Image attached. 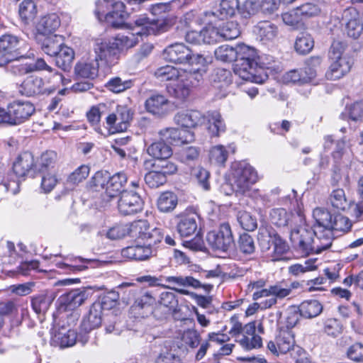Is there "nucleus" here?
<instances>
[{"label":"nucleus","instance_id":"f257e3e1","mask_svg":"<svg viewBox=\"0 0 363 363\" xmlns=\"http://www.w3.org/2000/svg\"><path fill=\"white\" fill-rule=\"evenodd\" d=\"M133 24L139 29L135 33L128 35L118 34L113 38L97 40L94 45L96 59L113 63L122 52L138 44L136 35H158L167 31L169 27L164 21H150L145 16L137 17Z\"/></svg>","mask_w":363,"mask_h":363},{"label":"nucleus","instance_id":"f03ea898","mask_svg":"<svg viewBox=\"0 0 363 363\" xmlns=\"http://www.w3.org/2000/svg\"><path fill=\"white\" fill-rule=\"evenodd\" d=\"M290 240L302 253L318 254L330 247L333 233L321 227H315L313 230L300 228L291 231Z\"/></svg>","mask_w":363,"mask_h":363},{"label":"nucleus","instance_id":"7ed1b4c3","mask_svg":"<svg viewBox=\"0 0 363 363\" xmlns=\"http://www.w3.org/2000/svg\"><path fill=\"white\" fill-rule=\"evenodd\" d=\"M257 66L256 50L245 44L238 45L237 55L234 65L235 73L245 81L262 84L267 79L268 77L267 74L257 75Z\"/></svg>","mask_w":363,"mask_h":363},{"label":"nucleus","instance_id":"20e7f679","mask_svg":"<svg viewBox=\"0 0 363 363\" xmlns=\"http://www.w3.org/2000/svg\"><path fill=\"white\" fill-rule=\"evenodd\" d=\"M229 181L233 189L225 191V195H245L250 191L252 186L258 181L255 169L245 161L235 162L231 165Z\"/></svg>","mask_w":363,"mask_h":363},{"label":"nucleus","instance_id":"39448f33","mask_svg":"<svg viewBox=\"0 0 363 363\" xmlns=\"http://www.w3.org/2000/svg\"><path fill=\"white\" fill-rule=\"evenodd\" d=\"M95 14L99 19L104 17L106 22L111 26L120 28L125 24L128 16L123 2L117 0H99L96 3Z\"/></svg>","mask_w":363,"mask_h":363},{"label":"nucleus","instance_id":"423d86ee","mask_svg":"<svg viewBox=\"0 0 363 363\" xmlns=\"http://www.w3.org/2000/svg\"><path fill=\"white\" fill-rule=\"evenodd\" d=\"M35 111L32 103L15 101L8 105L6 110L0 107V120L4 123L18 125L28 120Z\"/></svg>","mask_w":363,"mask_h":363},{"label":"nucleus","instance_id":"0eeeda50","mask_svg":"<svg viewBox=\"0 0 363 363\" xmlns=\"http://www.w3.org/2000/svg\"><path fill=\"white\" fill-rule=\"evenodd\" d=\"M92 295L90 289L79 288L62 294L56 301L58 313L72 311L82 305Z\"/></svg>","mask_w":363,"mask_h":363},{"label":"nucleus","instance_id":"6e6552de","mask_svg":"<svg viewBox=\"0 0 363 363\" xmlns=\"http://www.w3.org/2000/svg\"><path fill=\"white\" fill-rule=\"evenodd\" d=\"M206 241L213 250L227 252L234 245L230 224L223 223L218 229L208 232L206 235Z\"/></svg>","mask_w":363,"mask_h":363},{"label":"nucleus","instance_id":"1a4fd4ad","mask_svg":"<svg viewBox=\"0 0 363 363\" xmlns=\"http://www.w3.org/2000/svg\"><path fill=\"white\" fill-rule=\"evenodd\" d=\"M297 349V352H303L299 347H296L294 335L290 330H285L284 326H280L277 335L274 340L267 343L268 350L274 355L286 354L291 350ZM305 354V353L303 352Z\"/></svg>","mask_w":363,"mask_h":363},{"label":"nucleus","instance_id":"9d476101","mask_svg":"<svg viewBox=\"0 0 363 363\" xmlns=\"http://www.w3.org/2000/svg\"><path fill=\"white\" fill-rule=\"evenodd\" d=\"M133 113L126 106H118L114 112L106 118L107 128L111 133L123 132L127 130L133 119Z\"/></svg>","mask_w":363,"mask_h":363},{"label":"nucleus","instance_id":"9b49d317","mask_svg":"<svg viewBox=\"0 0 363 363\" xmlns=\"http://www.w3.org/2000/svg\"><path fill=\"white\" fill-rule=\"evenodd\" d=\"M89 340L87 334L77 335L74 330L60 329L52 335L50 344L61 349L74 346L78 341L84 345Z\"/></svg>","mask_w":363,"mask_h":363},{"label":"nucleus","instance_id":"f8f14e48","mask_svg":"<svg viewBox=\"0 0 363 363\" xmlns=\"http://www.w3.org/2000/svg\"><path fill=\"white\" fill-rule=\"evenodd\" d=\"M165 281L169 284L183 287L182 289L172 288V289L182 295L189 294V291L185 289V288H192L194 289L203 288L207 292H209L213 289V285L203 284L201 279L193 276H170L165 277Z\"/></svg>","mask_w":363,"mask_h":363},{"label":"nucleus","instance_id":"ddd939ff","mask_svg":"<svg viewBox=\"0 0 363 363\" xmlns=\"http://www.w3.org/2000/svg\"><path fill=\"white\" fill-rule=\"evenodd\" d=\"M143 200L138 193L133 191L122 192L118 203L119 212L125 216L140 211L143 208Z\"/></svg>","mask_w":363,"mask_h":363},{"label":"nucleus","instance_id":"4468645a","mask_svg":"<svg viewBox=\"0 0 363 363\" xmlns=\"http://www.w3.org/2000/svg\"><path fill=\"white\" fill-rule=\"evenodd\" d=\"M23 41L12 34H4L0 36V52L6 53L13 60L23 58L21 52Z\"/></svg>","mask_w":363,"mask_h":363},{"label":"nucleus","instance_id":"2eb2a0df","mask_svg":"<svg viewBox=\"0 0 363 363\" xmlns=\"http://www.w3.org/2000/svg\"><path fill=\"white\" fill-rule=\"evenodd\" d=\"M128 236L133 239H142L146 240L148 238L157 237V240L162 238L159 229L154 228L150 230V225L145 220H138L128 223Z\"/></svg>","mask_w":363,"mask_h":363},{"label":"nucleus","instance_id":"dca6fc26","mask_svg":"<svg viewBox=\"0 0 363 363\" xmlns=\"http://www.w3.org/2000/svg\"><path fill=\"white\" fill-rule=\"evenodd\" d=\"M145 106L148 113L160 118L168 113L171 104L165 96L154 94L146 99Z\"/></svg>","mask_w":363,"mask_h":363},{"label":"nucleus","instance_id":"f3484780","mask_svg":"<svg viewBox=\"0 0 363 363\" xmlns=\"http://www.w3.org/2000/svg\"><path fill=\"white\" fill-rule=\"evenodd\" d=\"M240 346L246 350L260 348L262 345V337L256 334L255 323H249L244 326L242 335L237 339Z\"/></svg>","mask_w":363,"mask_h":363},{"label":"nucleus","instance_id":"a211bd4d","mask_svg":"<svg viewBox=\"0 0 363 363\" xmlns=\"http://www.w3.org/2000/svg\"><path fill=\"white\" fill-rule=\"evenodd\" d=\"M21 95L28 97L34 96L47 93L43 79L38 76L30 75L27 77L19 87ZM50 91H48V94Z\"/></svg>","mask_w":363,"mask_h":363},{"label":"nucleus","instance_id":"6ab92c4d","mask_svg":"<svg viewBox=\"0 0 363 363\" xmlns=\"http://www.w3.org/2000/svg\"><path fill=\"white\" fill-rule=\"evenodd\" d=\"M34 157L29 152L21 153L13 164V172L17 178L32 176L34 172Z\"/></svg>","mask_w":363,"mask_h":363},{"label":"nucleus","instance_id":"aec40b11","mask_svg":"<svg viewBox=\"0 0 363 363\" xmlns=\"http://www.w3.org/2000/svg\"><path fill=\"white\" fill-rule=\"evenodd\" d=\"M327 77L330 79H337L348 73L354 64V60L347 55L340 56L332 60Z\"/></svg>","mask_w":363,"mask_h":363},{"label":"nucleus","instance_id":"412c9836","mask_svg":"<svg viewBox=\"0 0 363 363\" xmlns=\"http://www.w3.org/2000/svg\"><path fill=\"white\" fill-rule=\"evenodd\" d=\"M189 53L190 49L184 43H174L164 50L162 55L166 61L184 65Z\"/></svg>","mask_w":363,"mask_h":363},{"label":"nucleus","instance_id":"4be33fe9","mask_svg":"<svg viewBox=\"0 0 363 363\" xmlns=\"http://www.w3.org/2000/svg\"><path fill=\"white\" fill-rule=\"evenodd\" d=\"M160 135L171 143L185 144L194 142V133L182 127L181 128H170L160 131Z\"/></svg>","mask_w":363,"mask_h":363},{"label":"nucleus","instance_id":"5701e85b","mask_svg":"<svg viewBox=\"0 0 363 363\" xmlns=\"http://www.w3.org/2000/svg\"><path fill=\"white\" fill-rule=\"evenodd\" d=\"M174 121L178 125L191 130L202 124L204 116L199 111L191 110L177 113L174 116Z\"/></svg>","mask_w":363,"mask_h":363},{"label":"nucleus","instance_id":"b1692460","mask_svg":"<svg viewBox=\"0 0 363 363\" xmlns=\"http://www.w3.org/2000/svg\"><path fill=\"white\" fill-rule=\"evenodd\" d=\"M128 182V177L124 172H118L113 176L108 175L107 185L105 191V196L109 199H113L121 195L125 185Z\"/></svg>","mask_w":363,"mask_h":363},{"label":"nucleus","instance_id":"393cba45","mask_svg":"<svg viewBox=\"0 0 363 363\" xmlns=\"http://www.w3.org/2000/svg\"><path fill=\"white\" fill-rule=\"evenodd\" d=\"M154 252L155 250L145 243L143 245H135L123 248L121 254L123 257L128 259L136 261H145L152 257L155 255Z\"/></svg>","mask_w":363,"mask_h":363},{"label":"nucleus","instance_id":"a878e982","mask_svg":"<svg viewBox=\"0 0 363 363\" xmlns=\"http://www.w3.org/2000/svg\"><path fill=\"white\" fill-rule=\"evenodd\" d=\"M199 216L196 213H187L180 216L179 221L177 223V231L182 237H189L193 235L197 230V219Z\"/></svg>","mask_w":363,"mask_h":363},{"label":"nucleus","instance_id":"bb28decb","mask_svg":"<svg viewBox=\"0 0 363 363\" xmlns=\"http://www.w3.org/2000/svg\"><path fill=\"white\" fill-rule=\"evenodd\" d=\"M103 311L101 306H99V303L94 301L91 305L88 314L82 320V326L84 330L89 332L101 325Z\"/></svg>","mask_w":363,"mask_h":363},{"label":"nucleus","instance_id":"cd10ccee","mask_svg":"<svg viewBox=\"0 0 363 363\" xmlns=\"http://www.w3.org/2000/svg\"><path fill=\"white\" fill-rule=\"evenodd\" d=\"M343 15L345 17H347L348 16H354L347 23L345 31L349 37L353 39L359 38L363 32V23L359 18L356 17V16H358L356 9L354 8H348L344 11Z\"/></svg>","mask_w":363,"mask_h":363},{"label":"nucleus","instance_id":"c85d7f7f","mask_svg":"<svg viewBox=\"0 0 363 363\" xmlns=\"http://www.w3.org/2000/svg\"><path fill=\"white\" fill-rule=\"evenodd\" d=\"M98 72L97 59L91 61H79L74 67V74L78 78L93 79L97 77Z\"/></svg>","mask_w":363,"mask_h":363},{"label":"nucleus","instance_id":"c756f323","mask_svg":"<svg viewBox=\"0 0 363 363\" xmlns=\"http://www.w3.org/2000/svg\"><path fill=\"white\" fill-rule=\"evenodd\" d=\"M332 157L335 164H345L347 165L352 160L353 154L347 147L345 138L339 140L335 143V150L332 152Z\"/></svg>","mask_w":363,"mask_h":363},{"label":"nucleus","instance_id":"7c9ffc66","mask_svg":"<svg viewBox=\"0 0 363 363\" xmlns=\"http://www.w3.org/2000/svg\"><path fill=\"white\" fill-rule=\"evenodd\" d=\"M254 32L264 43L274 40L278 34L277 26L269 21L259 22L254 28Z\"/></svg>","mask_w":363,"mask_h":363},{"label":"nucleus","instance_id":"2f4dec72","mask_svg":"<svg viewBox=\"0 0 363 363\" xmlns=\"http://www.w3.org/2000/svg\"><path fill=\"white\" fill-rule=\"evenodd\" d=\"M238 0H221L219 9L216 11L206 13V16H213L220 20L233 16L238 12Z\"/></svg>","mask_w":363,"mask_h":363},{"label":"nucleus","instance_id":"473e14b6","mask_svg":"<svg viewBox=\"0 0 363 363\" xmlns=\"http://www.w3.org/2000/svg\"><path fill=\"white\" fill-rule=\"evenodd\" d=\"M38 13L37 5L34 0H23L18 6V14L21 21L30 24L35 18Z\"/></svg>","mask_w":363,"mask_h":363},{"label":"nucleus","instance_id":"72a5a7b5","mask_svg":"<svg viewBox=\"0 0 363 363\" xmlns=\"http://www.w3.org/2000/svg\"><path fill=\"white\" fill-rule=\"evenodd\" d=\"M74 57V50L66 45H62L55 55L56 65L63 71H69Z\"/></svg>","mask_w":363,"mask_h":363},{"label":"nucleus","instance_id":"f704fd0d","mask_svg":"<svg viewBox=\"0 0 363 363\" xmlns=\"http://www.w3.org/2000/svg\"><path fill=\"white\" fill-rule=\"evenodd\" d=\"M297 308L301 316L305 318H315L323 311L322 304L315 299L304 301Z\"/></svg>","mask_w":363,"mask_h":363},{"label":"nucleus","instance_id":"c9c22d12","mask_svg":"<svg viewBox=\"0 0 363 363\" xmlns=\"http://www.w3.org/2000/svg\"><path fill=\"white\" fill-rule=\"evenodd\" d=\"M53 298L46 293H40L31 297V307L35 313L44 315L48 311Z\"/></svg>","mask_w":363,"mask_h":363},{"label":"nucleus","instance_id":"e433bc0d","mask_svg":"<svg viewBox=\"0 0 363 363\" xmlns=\"http://www.w3.org/2000/svg\"><path fill=\"white\" fill-rule=\"evenodd\" d=\"M201 149L196 146H182L176 153L178 160L186 164H191L199 160Z\"/></svg>","mask_w":363,"mask_h":363},{"label":"nucleus","instance_id":"4c0bfd02","mask_svg":"<svg viewBox=\"0 0 363 363\" xmlns=\"http://www.w3.org/2000/svg\"><path fill=\"white\" fill-rule=\"evenodd\" d=\"M60 26V20L55 13L43 16L38 25V30L44 35L55 32Z\"/></svg>","mask_w":363,"mask_h":363},{"label":"nucleus","instance_id":"58836bf2","mask_svg":"<svg viewBox=\"0 0 363 363\" xmlns=\"http://www.w3.org/2000/svg\"><path fill=\"white\" fill-rule=\"evenodd\" d=\"M294 216L283 208H273L269 213L270 221L277 227H285L289 225Z\"/></svg>","mask_w":363,"mask_h":363},{"label":"nucleus","instance_id":"ea45409f","mask_svg":"<svg viewBox=\"0 0 363 363\" xmlns=\"http://www.w3.org/2000/svg\"><path fill=\"white\" fill-rule=\"evenodd\" d=\"M147 151L150 156L157 160H165L172 155L171 147L163 140L152 143L147 147Z\"/></svg>","mask_w":363,"mask_h":363},{"label":"nucleus","instance_id":"a19ab883","mask_svg":"<svg viewBox=\"0 0 363 363\" xmlns=\"http://www.w3.org/2000/svg\"><path fill=\"white\" fill-rule=\"evenodd\" d=\"M178 203L177 196L172 191H165L157 199V208L161 212L168 213L173 211Z\"/></svg>","mask_w":363,"mask_h":363},{"label":"nucleus","instance_id":"79ce46f5","mask_svg":"<svg viewBox=\"0 0 363 363\" xmlns=\"http://www.w3.org/2000/svg\"><path fill=\"white\" fill-rule=\"evenodd\" d=\"M208 118V130L211 136H218L220 133L225 131V124L219 112L213 111L209 113Z\"/></svg>","mask_w":363,"mask_h":363},{"label":"nucleus","instance_id":"37998d69","mask_svg":"<svg viewBox=\"0 0 363 363\" xmlns=\"http://www.w3.org/2000/svg\"><path fill=\"white\" fill-rule=\"evenodd\" d=\"M314 46V40L311 35L307 32L301 33L296 39L294 48L301 55L309 53Z\"/></svg>","mask_w":363,"mask_h":363},{"label":"nucleus","instance_id":"c03bdc74","mask_svg":"<svg viewBox=\"0 0 363 363\" xmlns=\"http://www.w3.org/2000/svg\"><path fill=\"white\" fill-rule=\"evenodd\" d=\"M255 243L253 238L248 233L241 234L236 244L238 252L244 255H251L255 252Z\"/></svg>","mask_w":363,"mask_h":363},{"label":"nucleus","instance_id":"a18cd8bd","mask_svg":"<svg viewBox=\"0 0 363 363\" xmlns=\"http://www.w3.org/2000/svg\"><path fill=\"white\" fill-rule=\"evenodd\" d=\"M167 90L169 94L179 100H185L190 94L191 90L184 82L177 79L167 86Z\"/></svg>","mask_w":363,"mask_h":363},{"label":"nucleus","instance_id":"49530a36","mask_svg":"<svg viewBox=\"0 0 363 363\" xmlns=\"http://www.w3.org/2000/svg\"><path fill=\"white\" fill-rule=\"evenodd\" d=\"M107 106L105 104L101 103L96 106H93L86 112V118L91 125L94 126L96 130L100 129L99 123L102 115L106 113Z\"/></svg>","mask_w":363,"mask_h":363},{"label":"nucleus","instance_id":"de8ad7c7","mask_svg":"<svg viewBox=\"0 0 363 363\" xmlns=\"http://www.w3.org/2000/svg\"><path fill=\"white\" fill-rule=\"evenodd\" d=\"M328 201L334 208L340 211H345L349 206L345 191L340 188L332 191Z\"/></svg>","mask_w":363,"mask_h":363},{"label":"nucleus","instance_id":"09e8293b","mask_svg":"<svg viewBox=\"0 0 363 363\" xmlns=\"http://www.w3.org/2000/svg\"><path fill=\"white\" fill-rule=\"evenodd\" d=\"M313 217L315 220L316 224L315 227H321L324 228H330L332 227V220L333 216L331 213L322 208H315L313 211Z\"/></svg>","mask_w":363,"mask_h":363},{"label":"nucleus","instance_id":"8fccbe9b","mask_svg":"<svg viewBox=\"0 0 363 363\" xmlns=\"http://www.w3.org/2000/svg\"><path fill=\"white\" fill-rule=\"evenodd\" d=\"M269 237L274 245V257L275 259H280L289 251V247L287 242L277 233H269Z\"/></svg>","mask_w":363,"mask_h":363},{"label":"nucleus","instance_id":"3c124183","mask_svg":"<svg viewBox=\"0 0 363 363\" xmlns=\"http://www.w3.org/2000/svg\"><path fill=\"white\" fill-rule=\"evenodd\" d=\"M181 74V70L177 68L166 65L158 68L155 72V77L161 81H176L179 79Z\"/></svg>","mask_w":363,"mask_h":363},{"label":"nucleus","instance_id":"603ef678","mask_svg":"<svg viewBox=\"0 0 363 363\" xmlns=\"http://www.w3.org/2000/svg\"><path fill=\"white\" fill-rule=\"evenodd\" d=\"M202 79L203 77L200 71L181 69L179 82H184L190 90L199 86Z\"/></svg>","mask_w":363,"mask_h":363},{"label":"nucleus","instance_id":"864d4df0","mask_svg":"<svg viewBox=\"0 0 363 363\" xmlns=\"http://www.w3.org/2000/svg\"><path fill=\"white\" fill-rule=\"evenodd\" d=\"M212 81L218 88L227 86L232 82V74L228 69L218 67L212 74Z\"/></svg>","mask_w":363,"mask_h":363},{"label":"nucleus","instance_id":"5fc2aeb1","mask_svg":"<svg viewBox=\"0 0 363 363\" xmlns=\"http://www.w3.org/2000/svg\"><path fill=\"white\" fill-rule=\"evenodd\" d=\"M220 38L230 40L237 38L240 34L239 24L235 21H228L218 29Z\"/></svg>","mask_w":363,"mask_h":363},{"label":"nucleus","instance_id":"6e6d98bb","mask_svg":"<svg viewBox=\"0 0 363 363\" xmlns=\"http://www.w3.org/2000/svg\"><path fill=\"white\" fill-rule=\"evenodd\" d=\"M228 157V151L221 145L213 147L209 151V160L216 165H223Z\"/></svg>","mask_w":363,"mask_h":363},{"label":"nucleus","instance_id":"4d7b16f0","mask_svg":"<svg viewBox=\"0 0 363 363\" xmlns=\"http://www.w3.org/2000/svg\"><path fill=\"white\" fill-rule=\"evenodd\" d=\"M332 225L330 229L333 232L336 231L345 233L351 230L352 224L348 217L342 214H336L333 216Z\"/></svg>","mask_w":363,"mask_h":363},{"label":"nucleus","instance_id":"13d9d810","mask_svg":"<svg viewBox=\"0 0 363 363\" xmlns=\"http://www.w3.org/2000/svg\"><path fill=\"white\" fill-rule=\"evenodd\" d=\"M119 298V291H110L101 296L95 302L99 303L103 310H110L116 306Z\"/></svg>","mask_w":363,"mask_h":363},{"label":"nucleus","instance_id":"bf43d9fd","mask_svg":"<svg viewBox=\"0 0 363 363\" xmlns=\"http://www.w3.org/2000/svg\"><path fill=\"white\" fill-rule=\"evenodd\" d=\"M237 55V46L233 48L223 45L215 50L216 58L223 62H235Z\"/></svg>","mask_w":363,"mask_h":363},{"label":"nucleus","instance_id":"052dcab7","mask_svg":"<svg viewBox=\"0 0 363 363\" xmlns=\"http://www.w3.org/2000/svg\"><path fill=\"white\" fill-rule=\"evenodd\" d=\"M322 58L320 56H313L307 60L306 67H304V73L308 82L315 78L317 72L320 68Z\"/></svg>","mask_w":363,"mask_h":363},{"label":"nucleus","instance_id":"680f3d73","mask_svg":"<svg viewBox=\"0 0 363 363\" xmlns=\"http://www.w3.org/2000/svg\"><path fill=\"white\" fill-rule=\"evenodd\" d=\"M131 80H122L120 77H113L108 80L105 86L113 93H121L133 86Z\"/></svg>","mask_w":363,"mask_h":363},{"label":"nucleus","instance_id":"e2e57ef3","mask_svg":"<svg viewBox=\"0 0 363 363\" xmlns=\"http://www.w3.org/2000/svg\"><path fill=\"white\" fill-rule=\"evenodd\" d=\"M184 65H188L191 67V70L201 72L206 66L207 61L203 55L194 52L190 49L189 56Z\"/></svg>","mask_w":363,"mask_h":363},{"label":"nucleus","instance_id":"0e129e2a","mask_svg":"<svg viewBox=\"0 0 363 363\" xmlns=\"http://www.w3.org/2000/svg\"><path fill=\"white\" fill-rule=\"evenodd\" d=\"M323 331L328 335L335 337L343 331V325L337 318H328L323 323Z\"/></svg>","mask_w":363,"mask_h":363},{"label":"nucleus","instance_id":"69168bd1","mask_svg":"<svg viewBox=\"0 0 363 363\" xmlns=\"http://www.w3.org/2000/svg\"><path fill=\"white\" fill-rule=\"evenodd\" d=\"M90 169L89 166L82 164L72 172L67 179V183L75 186L83 182L89 176Z\"/></svg>","mask_w":363,"mask_h":363},{"label":"nucleus","instance_id":"338daca9","mask_svg":"<svg viewBox=\"0 0 363 363\" xmlns=\"http://www.w3.org/2000/svg\"><path fill=\"white\" fill-rule=\"evenodd\" d=\"M62 44L57 40V37L50 36L45 38L42 43L41 48L45 53L51 57H55Z\"/></svg>","mask_w":363,"mask_h":363},{"label":"nucleus","instance_id":"774afa93","mask_svg":"<svg viewBox=\"0 0 363 363\" xmlns=\"http://www.w3.org/2000/svg\"><path fill=\"white\" fill-rule=\"evenodd\" d=\"M182 340L191 349H196L201 341V335L194 329H187L182 335Z\"/></svg>","mask_w":363,"mask_h":363}]
</instances>
